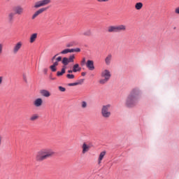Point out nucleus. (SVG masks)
<instances>
[{"mask_svg": "<svg viewBox=\"0 0 179 179\" xmlns=\"http://www.w3.org/2000/svg\"><path fill=\"white\" fill-rule=\"evenodd\" d=\"M55 155V152L50 148H43L38 151L35 156V159L36 162H41L52 157Z\"/></svg>", "mask_w": 179, "mask_h": 179, "instance_id": "f257e3e1", "label": "nucleus"}, {"mask_svg": "<svg viewBox=\"0 0 179 179\" xmlns=\"http://www.w3.org/2000/svg\"><path fill=\"white\" fill-rule=\"evenodd\" d=\"M111 78V72L108 69H103L101 73V79L99 80L100 85H106Z\"/></svg>", "mask_w": 179, "mask_h": 179, "instance_id": "f03ea898", "label": "nucleus"}, {"mask_svg": "<svg viewBox=\"0 0 179 179\" xmlns=\"http://www.w3.org/2000/svg\"><path fill=\"white\" fill-rule=\"evenodd\" d=\"M138 104V98L129 95L126 99L125 106L126 107L132 108L135 107Z\"/></svg>", "mask_w": 179, "mask_h": 179, "instance_id": "7ed1b4c3", "label": "nucleus"}, {"mask_svg": "<svg viewBox=\"0 0 179 179\" xmlns=\"http://www.w3.org/2000/svg\"><path fill=\"white\" fill-rule=\"evenodd\" d=\"M110 108H111L110 104H107L102 106L101 115L103 117V118H110V117H111Z\"/></svg>", "mask_w": 179, "mask_h": 179, "instance_id": "20e7f679", "label": "nucleus"}, {"mask_svg": "<svg viewBox=\"0 0 179 179\" xmlns=\"http://www.w3.org/2000/svg\"><path fill=\"white\" fill-rule=\"evenodd\" d=\"M72 52H80V48H66L63 50H62L60 52H59V55H66V54H69Z\"/></svg>", "mask_w": 179, "mask_h": 179, "instance_id": "39448f33", "label": "nucleus"}, {"mask_svg": "<svg viewBox=\"0 0 179 179\" xmlns=\"http://www.w3.org/2000/svg\"><path fill=\"white\" fill-rule=\"evenodd\" d=\"M22 47H23V42L18 41L15 44H14L13 47V54H17L19 51L22 49Z\"/></svg>", "mask_w": 179, "mask_h": 179, "instance_id": "423d86ee", "label": "nucleus"}, {"mask_svg": "<svg viewBox=\"0 0 179 179\" xmlns=\"http://www.w3.org/2000/svg\"><path fill=\"white\" fill-rule=\"evenodd\" d=\"M141 94V90L139 88H134L131 90L129 95L132 97H135L137 100L139 99V95Z\"/></svg>", "mask_w": 179, "mask_h": 179, "instance_id": "0eeeda50", "label": "nucleus"}, {"mask_svg": "<svg viewBox=\"0 0 179 179\" xmlns=\"http://www.w3.org/2000/svg\"><path fill=\"white\" fill-rule=\"evenodd\" d=\"M90 150V145L86 143H83L82 145V155H86L89 153Z\"/></svg>", "mask_w": 179, "mask_h": 179, "instance_id": "6e6552de", "label": "nucleus"}, {"mask_svg": "<svg viewBox=\"0 0 179 179\" xmlns=\"http://www.w3.org/2000/svg\"><path fill=\"white\" fill-rule=\"evenodd\" d=\"M45 10H47V8H40L33 14L31 19L34 20V19L38 16V15H41V13H43V12H45Z\"/></svg>", "mask_w": 179, "mask_h": 179, "instance_id": "1a4fd4ad", "label": "nucleus"}, {"mask_svg": "<svg viewBox=\"0 0 179 179\" xmlns=\"http://www.w3.org/2000/svg\"><path fill=\"white\" fill-rule=\"evenodd\" d=\"M81 66H85L86 65L87 68L90 69V60H87L86 63V57H83L81 62H80Z\"/></svg>", "mask_w": 179, "mask_h": 179, "instance_id": "9d476101", "label": "nucleus"}, {"mask_svg": "<svg viewBox=\"0 0 179 179\" xmlns=\"http://www.w3.org/2000/svg\"><path fill=\"white\" fill-rule=\"evenodd\" d=\"M108 33H118L117 25H112L108 27Z\"/></svg>", "mask_w": 179, "mask_h": 179, "instance_id": "9b49d317", "label": "nucleus"}, {"mask_svg": "<svg viewBox=\"0 0 179 179\" xmlns=\"http://www.w3.org/2000/svg\"><path fill=\"white\" fill-rule=\"evenodd\" d=\"M15 13L16 15H22L23 13L24 9L21 6H17L15 7Z\"/></svg>", "mask_w": 179, "mask_h": 179, "instance_id": "f8f14e48", "label": "nucleus"}, {"mask_svg": "<svg viewBox=\"0 0 179 179\" xmlns=\"http://www.w3.org/2000/svg\"><path fill=\"white\" fill-rule=\"evenodd\" d=\"M34 106H35V107H41L43 106V99L41 98H37L34 101Z\"/></svg>", "mask_w": 179, "mask_h": 179, "instance_id": "ddd939ff", "label": "nucleus"}, {"mask_svg": "<svg viewBox=\"0 0 179 179\" xmlns=\"http://www.w3.org/2000/svg\"><path fill=\"white\" fill-rule=\"evenodd\" d=\"M40 93L43 97H50L51 96V93L47 90H42L40 91Z\"/></svg>", "mask_w": 179, "mask_h": 179, "instance_id": "4468645a", "label": "nucleus"}, {"mask_svg": "<svg viewBox=\"0 0 179 179\" xmlns=\"http://www.w3.org/2000/svg\"><path fill=\"white\" fill-rule=\"evenodd\" d=\"M113 59V55L109 54L105 58V64L106 65H110L111 64V60Z\"/></svg>", "mask_w": 179, "mask_h": 179, "instance_id": "2eb2a0df", "label": "nucleus"}, {"mask_svg": "<svg viewBox=\"0 0 179 179\" xmlns=\"http://www.w3.org/2000/svg\"><path fill=\"white\" fill-rule=\"evenodd\" d=\"M117 33H120L121 31H127V25L125 24L117 25Z\"/></svg>", "mask_w": 179, "mask_h": 179, "instance_id": "dca6fc26", "label": "nucleus"}, {"mask_svg": "<svg viewBox=\"0 0 179 179\" xmlns=\"http://www.w3.org/2000/svg\"><path fill=\"white\" fill-rule=\"evenodd\" d=\"M82 70V68H80L79 66V64H76L73 65V72H80V71Z\"/></svg>", "mask_w": 179, "mask_h": 179, "instance_id": "f3484780", "label": "nucleus"}, {"mask_svg": "<svg viewBox=\"0 0 179 179\" xmlns=\"http://www.w3.org/2000/svg\"><path fill=\"white\" fill-rule=\"evenodd\" d=\"M106 151H103L100 153L99 159H98V163L99 164H100V163H101V160H103V159H104V157L106 156Z\"/></svg>", "mask_w": 179, "mask_h": 179, "instance_id": "a211bd4d", "label": "nucleus"}, {"mask_svg": "<svg viewBox=\"0 0 179 179\" xmlns=\"http://www.w3.org/2000/svg\"><path fill=\"white\" fill-rule=\"evenodd\" d=\"M36 40H37V34H32L30 36L29 38V43H34V41H36Z\"/></svg>", "mask_w": 179, "mask_h": 179, "instance_id": "6ab92c4d", "label": "nucleus"}, {"mask_svg": "<svg viewBox=\"0 0 179 179\" xmlns=\"http://www.w3.org/2000/svg\"><path fill=\"white\" fill-rule=\"evenodd\" d=\"M143 8V3L142 2H138L135 4V9L136 10H141Z\"/></svg>", "mask_w": 179, "mask_h": 179, "instance_id": "aec40b11", "label": "nucleus"}, {"mask_svg": "<svg viewBox=\"0 0 179 179\" xmlns=\"http://www.w3.org/2000/svg\"><path fill=\"white\" fill-rule=\"evenodd\" d=\"M43 6V3L41 0L35 3L34 8H35L36 9H38V8H41Z\"/></svg>", "mask_w": 179, "mask_h": 179, "instance_id": "412c9836", "label": "nucleus"}, {"mask_svg": "<svg viewBox=\"0 0 179 179\" xmlns=\"http://www.w3.org/2000/svg\"><path fill=\"white\" fill-rule=\"evenodd\" d=\"M62 64H63V65L64 66H66V65H68L69 63V60L68 59V57H63L62 60Z\"/></svg>", "mask_w": 179, "mask_h": 179, "instance_id": "4be33fe9", "label": "nucleus"}, {"mask_svg": "<svg viewBox=\"0 0 179 179\" xmlns=\"http://www.w3.org/2000/svg\"><path fill=\"white\" fill-rule=\"evenodd\" d=\"M65 69H66V66H63L61 71H57V76H62L64 73H65Z\"/></svg>", "mask_w": 179, "mask_h": 179, "instance_id": "5701e85b", "label": "nucleus"}, {"mask_svg": "<svg viewBox=\"0 0 179 179\" xmlns=\"http://www.w3.org/2000/svg\"><path fill=\"white\" fill-rule=\"evenodd\" d=\"M30 121H36V120H38V115L37 114L32 115L30 118Z\"/></svg>", "mask_w": 179, "mask_h": 179, "instance_id": "b1692460", "label": "nucleus"}, {"mask_svg": "<svg viewBox=\"0 0 179 179\" xmlns=\"http://www.w3.org/2000/svg\"><path fill=\"white\" fill-rule=\"evenodd\" d=\"M42 2V6H45L46 5H48L49 3H51V0H41Z\"/></svg>", "mask_w": 179, "mask_h": 179, "instance_id": "393cba45", "label": "nucleus"}, {"mask_svg": "<svg viewBox=\"0 0 179 179\" xmlns=\"http://www.w3.org/2000/svg\"><path fill=\"white\" fill-rule=\"evenodd\" d=\"M15 17V13H10L9 14H8V20L10 21V22H12V20H13V18Z\"/></svg>", "mask_w": 179, "mask_h": 179, "instance_id": "a878e982", "label": "nucleus"}, {"mask_svg": "<svg viewBox=\"0 0 179 179\" xmlns=\"http://www.w3.org/2000/svg\"><path fill=\"white\" fill-rule=\"evenodd\" d=\"M69 59V62L71 63V62H73L74 59H75V55H70L68 58Z\"/></svg>", "mask_w": 179, "mask_h": 179, "instance_id": "bb28decb", "label": "nucleus"}, {"mask_svg": "<svg viewBox=\"0 0 179 179\" xmlns=\"http://www.w3.org/2000/svg\"><path fill=\"white\" fill-rule=\"evenodd\" d=\"M66 78H67V79H75V75H73V74H67Z\"/></svg>", "mask_w": 179, "mask_h": 179, "instance_id": "cd10ccee", "label": "nucleus"}, {"mask_svg": "<svg viewBox=\"0 0 179 179\" xmlns=\"http://www.w3.org/2000/svg\"><path fill=\"white\" fill-rule=\"evenodd\" d=\"M90 71H94V64L93 61H90Z\"/></svg>", "mask_w": 179, "mask_h": 179, "instance_id": "c85d7f7f", "label": "nucleus"}, {"mask_svg": "<svg viewBox=\"0 0 179 179\" xmlns=\"http://www.w3.org/2000/svg\"><path fill=\"white\" fill-rule=\"evenodd\" d=\"M50 69H51L52 72L57 71V68L55 66H53V64L50 66Z\"/></svg>", "mask_w": 179, "mask_h": 179, "instance_id": "c756f323", "label": "nucleus"}, {"mask_svg": "<svg viewBox=\"0 0 179 179\" xmlns=\"http://www.w3.org/2000/svg\"><path fill=\"white\" fill-rule=\"evenodd\" d=\"M82 108H86L87 107V103L86 101H83L81 104Z\"/></svg>", "mask_w": 179, "mask_h": 179, "instance_id": "7c9ffc66", "label": "nucleus"}, {"mask_svg": "<svg viewBox=\"0 0 179 179\" xmlns=\"http://www.w3.org/2000/svg\"><path fill=\"white\" fill-rule=\"evenodd\" d=\"M3 52V44L0 43V55Z\"/></svg>", "mask_w": 179, "mask_h": 179, "instance_id": "2f4dec72", "label": "nucleus"}, {"mask_svg": "<svg viewBox=\"0 0 179 179\" xmlns=\"http://www.w3.org/2000/svg\"><path fill=\"white\" fill-rule=\"evenodd\" d=\"M59 92H65L66 90V89L62 86H59Z\"/></svg>", "mask_w": 179, "mask_h": 179, "instance_id": "473e14b6", "label": "nucleus"}, {"mask_svg": "<svg viewBox=\"0 0 179 179\" xmlns=\"http://www.w3.org/2000/svg\"><path fill=\"white\" fill-rule=\"evenodd\" d=\"M66 47H67V48H70V47H73V43H69L66 45Z\"/></svg>", "mask_w": 179, "mask_h": 179, "instance_id": "72a5a7b5", "label": "nucleus"}, {"mask_svg": "<svg viewBox=\"0 0 179 179\" xmlns=\"http://www.w3.org/2000/svg\"><path fill=\"white\" fill-rule=\"evenodd\" d=\"M61 61H62V57L59 56L56 58V62H61Z\"/></svg>", "mask_w": 179, "mask_h": 179, "instance_id": "f704fd0d", "label": "nucleus"}, {"mask_svg": "<svg viewBox=\"0 0 179 179\" xmlns=\"http://www.w3.org/2000/svg\"><path fill=\"white\" fill-rule=\"evenodd\" d=\"M85 82L84 79H80L77 82V85H82Z\"/></svg>", "mask_w": 179, "mask_h": 179, "instance_id": "c9c22d12", "label": "nucleus"}, {"mask_svg": "<svg viewBox=\"0 0 179 179\" xmlns=\"http://www.w3.org/2000/svg\"><path fill=\"white\" fill-rule=\"evenodd\" d=\"M175 13L179 15V6L175 8Z\"/></svg>", "mask_w": 179, "mask_h": 179, "instance_id": "e433bc0d", "label": "nucleus"}, {"mask_svg": "<svg viewBox=\"0 0 179 179\" xmlns=\"http://www.w3.org/2000/svg\"><path fill=\"white\" fill-rule=\"evenodd\" d=\"M69 86H78V83H69Z\"/></svg>", "mask_w": 179, "mask_h": 179, "instance_id": "4c0bfd02", "label": "nucleus"}, {"mask_svg": "<svg viewBox=\"0 0 179 179\" xmlns=\"http://www.w3.org/2000/svg\"><path fill=\"white\" fill-rule=\"evenodd\" d=\"M58 55H59V53H57L55 56H53L52 58V61L54 62V60L55 59V58H57V57H58Z\"/></svg>", "mask_w": 179, "mask_h": 179, "instance_id": "58836bf2", "label": "nucleus"}, {"mask_svg": "<svg viewBox=\"0 0 179 179\" xmlns=\"http://www.w3.org/2000/svg\"><path fill=\"white\" fill-rule=\"evenodd\" d=\"M97 2L103 3V2H108L110 0H96Z\"/></svg>", "mask_w": 179, "mask_h": 179, "instance_id": "ea45409f", "label": "nucleus"}, {"mask_svg": "<svg viewBox=\"0 0 179 179\" xmlns=\"http://www.w3.org/2000/svg\"><path fill=\"white\" fill-rule=\"evenodd\" d=\"M22 76H23V79H24V82H27V77H26V74L24 73L22 75Z\"/></svg>", "mask_w": 179, "mask_h": 179, "instance_id": "a19ab883", "label": "nucleus"}, {"mask_svg": "<svg viewBox=\"0 0 179 179\" xmlns=\"http://www.w3.org/2000/svg\"><path fill=\"white\" fill-rule=\"evenodd\" d=\"M48 72V69H43V73L45 75H47V73Z\"/></svg>", "mask_w": 179, "mask_h": 179, "instance_id": "79ce46f5", "label": "nucleus"}, {"mask_svg": "<svg viewBox=\"0 0 179 179\" xmlns=\"http://www.w3.org/2000/svg\"><path fill=\"white\" fill-rule=\"evenodd\" d=\"M2 82H3V77L0 76V85H2Z\"/></svg>", "mask_w": 179, "mask_h": 179, "instance_id": "37998d69", "label": "nucleus"}, {"mask_svg": "<svg viewBox=\"0 0 179 179\" xmlns=\"http://www.w3.org/2000/svg\"><path fill=\"white\" fill-rule=\"evenodd\" d=\"M54 66H58V65H59V63H58V62H55L54 63H53V64H52Z\"/></svg>", "mask_w": 179, "mask_h": 179, "instance_id": "c03bdc74", "label": "nucleus"}, {"mask_svg": "<svg viewBox=\"0 0 179 179\" xmlns=\"http://www.w3.org/2000/svg\"><path fill=\"white\" fill-rule=\"evenodd\" d=\"M72 72H73V70H69V71H68V73H69V74L72 73Z\"/></svg>", "mask_w": 179, "mask_h": 179, "instance_id": "a18cd8bd", "label": "nucleus"}, {"mask_svg": "<svg viewBox=\"0 0 179 179\" xmlns=\"http://www.w3.org/2000/svg\"><path fill=\"white\" fill-rule=\"evenodd\" d=\"M83 34L84 36H89V32H84Z\"/></svg>", "mask_w": 179, "mask_h": 179, "instance_id": "49530a36", "label": "nucleus"}, {"mask_svg": "<svg viewBox=\"0 0 179 179\" xmlns=\"http://www.w3.org/2000/svg\"><path fill=\"white\" fill-rule=\"evenodd\" d=\"M81 75L82 76H86V72H83Z\"/></svg>", "mask_w": 179, "mask_h": 179, "instance_id": "de8ad7c7", "label": "nucleus"}, {"mask_svg": "<svg viewBox=\"0 0 179 179\" xmlns=\"http://www.w3.org/2000/svg\"><path fill=\"white\" fill-rule=\"evenodd\" d=\"M50 79H51L52 80H55V78H51V77H50Z\"/></svg>", "mask_w": 179, "mask_h": 179, "instance_id": "09e8293b", "label": "nucleus"}, {"mask_svg": "<svg viewBox=\"0 0 179 179\" xmlns=\"http://www.w3.org/2000/svg\"><path fill=\"white\" fill-rule=\"evenodd\" d=\"M91 76H94V74H92Z\"/></svg>", "mask_w": 179, "mask_h": 179, "instance_id": "8fccbe9b", "label": "nucleus"}, {"mask_svg": "<svg viewBox=\"0 0 179 179\" xmlns=\"http://www.w3.org/2000/svg\"><path fill=\"white\" fill-rule=\"evenodd\" d=\"M6 1H10V0H6Z\"/></svg>", "mask_w": 179, "mask_h": 179, "instance_id": "3c124183", "label": "nucleus"}]
</instances>
